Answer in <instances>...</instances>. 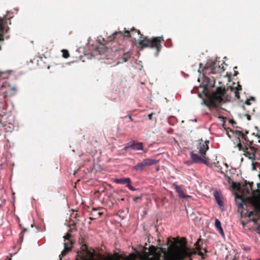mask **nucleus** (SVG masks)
I'll list each match as a JSON object with an SVG mask.
<instances>
[{
	"label": "nucleus",
	"instance_id": "obj_1",
	"mask_svg": "<svg viewBox=\"0 0 260 260\" xmlns=\"http://www.w3.org/2000/svg\"><path fill=\"white\" fill-rule=\"evenodd\" d=\"M168 248L155 247L151 246L148 252L138 253L137 255L131 254L126 260H160L161 257L164 260H182L188 255V252L185 247L178 244L175 241L168 239Z\"/></svg>",
	"mask_w": 260,
	"mask_h": 260
},
{
	"label": "nucleus",
	"instance_id": "obj_2",
	"mask_svg": "<svg viewBox=\"0 0 260 260\" xmlns=\"http://www.w3.org/2000/svg\"><path fill=\"white\" fill-rule=\"evenodd\" d=\"M161 37H155L152 39H148L145 38L144 40H140L139 42L140 45L142 48L149 47L150 48H155L156 49V52L155 54V56L158 55V52L160 50V44Z\"/></svg>",
	"mask_w": 260,
	"mask_h": 260
},
{
	"label": "nucleus",
	"instance_id": "obj_3",
	"mask_svg": "<svg viewBox=\"0 0 260 260\" xmlns=\"http://www.w3.org/2000/svg\"><path fill=\"white\" fill-rule=\"evenodd\" d=\"M70 237L71 234L69 233H67L65 236H63L64 241V249L59 256V260H61L62 258L64 256H65L67 254V253H68L72 249L73 242L71 240H70Z\"/></svg>",
	"mask_w": 260,
	"mask_h": 260
},
{
	"label": "nucleus",
	"instance_id": "obj_4",
	"mask_svg": "<svg viewBox=\"0 0 260 260\" xmlns=\"http://www.w3.org/2000/svg\"><path fill=\"white\" fill-rule=\"evenodd\" d=\"M224 91L221 87H217L213 93L211 103L215 106H218L223 101Z\"/></svg>",
	"mask_w": 260,
	"mask_h": 260
},
{
	"label": "nucleus",
	"instance_id": "obj_5",
	"mask_svg": "<svg viewBox=\"0 0 260 260\" xmlns=\"http://www.w3.org/2000/svg\"><path fill=\"white\" fill-rule=\"evenodd\" d=\"M157 160L153 159H145L133 167V169L137 171H142L144 169L156 164Z\"/></svg>",
	"mask_w": 260,
	"mask_h": 260
},
{
	"label": "nucleus",
	"instance_id": "obj_6",
	"mask_svg": "<svg viewBox=\"0 0 260 260\" xmlns=\"http://www.w3.org/2000/svg\"><path fill=\"white\" fill-rule=\"evenodd\" d=\"M6 15L3 17H0V41L4 40V32H8L9 27H6Z\"/></svg>",
	"mask_w": 260,
	"mask_h": 260
},
{
	"label": "nucleus",
	"instance_id": "obj_7",
	"mask_svg": "<svg viewBox=\"0 0 260 260\" xmlns=\"http://www.w3.org/2000/svg\"><path fill=\"white\" fill-rule=\"evenodd\" d=\"M205 68L210 69L211 70V73L212 74H214L221 70L220 66L216 65V60H210L207 62Z\"/></svg>",
	"mask_w": 260,
	"mask_h": 260
},
{
	"label": "nucleus",
	"instance_id": "obj_8",
	"mask_svg": "<svg viewBox=\"0 0 260 260\" xmlns=\"http://www.w3.org/2000/svg\"><path fill=\"white\" fill-rule=\"evenodd\" d=\"M143 143L141 142H136L135 141H132L128 142L124 147L123 149L126 150L129 148H131L135 150H143Z\"/></svg>",
	"mask_w": 260,
	"mask_h": 260
},
{
	"label": "nucleus",
	"instance_id": "obj_9",
	"mask_svg": "<svg viewBox=\"0 0 260 260\" xmlns=\"http://www.w3.org/2000/svg\"><path fill=\"white\" fill-rule=\"evenodd\" d=\"M208 143L209 141L206 140L204 143H200L197 146L200 154L204 158H205L206 151L209 149Z\"/></svg>",
	"mask_w": 260,
	"mask_h": 260
},
{
	"label": "nucleus",
	"instance_id": "obj_10",
	"mask_svg": "<svg viewBox=\"0 0 260 260\" xmlns=\"http://www.w3.org/2000/svg\"><path fill=\"white\" fill-rule=\"evenodd\" d=\"M256 151V149L254 147L248 148L246 146L245 149L244 150V155L252 161L255 159V153Z\"/></svg>",
	"mask_w": 260,
	"mask_h": 260
},
{
	"label": "nucleus",
	"instance_id": "obj_11",
	"mask_svg": "<svg viewBox=\"0 0 260 260\" xmlns=\"http://www.w3.org/2000/svg\"><path fill=\"white\" fill-rule=\"evenodd\" d=\"M115 182L118 184H126V186L131 190H136V188L131 184V179L129 178H117Z\"/></svg>",
	"mask_w": 260,
	"mask_h": 260
},
{
	"label": "nucleus",
	"instance_id": "obj_12",
	"mask_svg": "<svg viewBox=\"0 0 260 260\" xmlns=\"http://www.w3.org/2000/svg\"><path fill=\"white\" fill-rule=\"evenodd\" d=\"M173 186L174 187L176 192L178 194V197L180 198L187 199L191 198L190 196L184 194L183 189L181 188L180 186H178L176 183H174L173 184Z\"/></svg>",
	"mask_w": 260,
	"mask_h": 260
},
{
	"label": "nucleus",
	"instance_id": "obj_13",
	"mask_svg": "<svg viewBox=\"0 0 260 260\" xmlns=\"http://www.w3.org/2000/svg\"><path fill=\"white\" fill-rule=\"evenodd\" d=\"M88 257L86 260H113L112 258L103 257L101 255H96L94 253L87 251Z\"/></svg>",
	"mask_w": 260,
	"mask_h": 260
},
{
	"label": "nucleus",
	"instance_id": "obj_14",
	"mask_svg": "<svg viewBox=\"0 0 260 260\" xmlns=\"http://www.w3.org/2000/svg\"><path fill=\"white\" fill-rule=\"evenodd\" d=\"M112 36L114 39H116L117 37L128 38L131 36V35L129 31L126 30L125 28H124V32L122 31H115L113 33Z\"/></svg>",
	"mask_w": 260,
	"mask_h": 260
},
{
	"label": "nucleus",
	"instance_id": "obj_15",
	"mask_svg": "<svg viewBox=\"0 0 260 260\" xmlns=\"http://www.w3.org/2000/svg\"><path fill=\"white\" fill-rule=\"evenodd\" d=\"M214 197L220 209L223 210L224 209L223 203L221 199L220 194L217 190L214 192Z\"/></svg>",
	"mask_w": 260,
	"mask_h": 260
},
{
	"label": "nucleus",
	"instance_id": "obj_16",
	"mask_svg": "<svg viewBox=\"0 0 260 260\" xmlns=\"http://www.w3.org/2000/svg\"><path fill=\"white\" fill-rule=\"evenodd\" d=\"M252 192L255 199L254 203L253 204L254 207L257 209H259L260 207L258 204H260V190L257 189L256 193H255L253 190H252Z\"/></svg>",
	"mask_w": 260,
	"mask_h": 260
},
{
	"label": "nucleus",
	"instance_id": "obj_17",
	"mask_svg": "<svg viewBox=\"0 0 260 260\" xmlns=\"http://www.w3.org/2000/svg\"><path fill=\"white\" fill-rule=\"evenodd\" d=\"M190 156L191 160L193 162L199 163L202 160V158L198 154L194 153L193 152L190 153Z\"/></svg>",
	"mask_w": 260,
	"mask_h": 260
},
{
	"label": "nucleus",
	"instance_id": "obj_18",
	"mask_svg": "<svg viewBox=\"0 0 260 260\" xmlns=\"http://www.w3.org/2000/svg\"><path fill=\"white\" fill-rule=\"evenodd\" d=\"M215 227L216 228L217 230L219 232V233L221 235L224 236V232H223V229L221 226L220 221L218 219H215Z\"/></svg>",
	"mask_w": 260,
	"mask_h": 260
},
{
	"label": "nucleus",
	"instance_id": "obj_19",
	"mask_svg": "<svg viewBox=\"0 0 260 260\" xmlns=\"http://www.w3.org/2000/svg\"><path fill=\"white\" fill-rule=\"evenodd\" d=\"M131 56L132 54L129 52L124 53L121 59V61H119L118 63H123L127 61L128 60V59L129 58L131 57Z\"/></svg>",
	"mask_w": 260,
	"mask_h": 260
},
{
	"label": "nucleus",
	"instance_id": "obj_20",
	"mask_svg": "<svg viewBox=\"0 0 260 260\" xmlns=\"http://www.w3.org/2000/svg\"><path fill=\"white\" fill-rule=\"evenodd\" d=\"M235 200L237 205V207L239 209L243 208V203L244 201L241 197H238L237 196L235 198Z\"/></svg>",
	"mask_w": 260,
	"mask_h": 260
},
{
	"label": "nucleus",
	"instance_id": "obj_21",
	"mask_svg": "<svg viewBox=\"0 0 260 260\" xmlns=\"http://www.w3.org/2000/svg\"><path fill=\"white\" fill-rule=\"evenodd\" d=\"M102 214L103 213L98 211V209H93L92 211H91V214L93 216H94L95 217H100Z\"/></svg>",
	"mask_w": 260,
	"mask_h": 260
},
{
	"label": "nucleus",
	"instance_id": "obj_22",
	"mask_svg": "<svg viewBox=\"0 0 260 260\" xmlns=\"http://www.w3.org/2000/svg\"><path fill=\"white\" fill-rule=\"evenodd\" d=\"M236 135L238 137H241V138L243 139H244L245 140H247V136L244 134L243 133H242L240 131H236Z\"/></svg>",
	"mask_w": 260,
	"mask_h": 260
},
{
	"label": "nucleus",
	"instance_id": "obj_23",
	"mask_svg": "<svg viewBox=\"0 0 260 260\" xmlns=\"http://www.w3.org/2000/svg\"><path fill=\"white\" fill-rule=\"evenodd\" d=\"M62 52H63V53H62L63 57H64L65 58H67L69 57V53L67 50H62Z\"/></svg>",
	"mask_w": 260,
	"mask_h": 260
},
{
	"label": "nucleus",
	"instance_id": "obj_24",
	"mask_svg": "<svg viewBox=\"0 0 260 260\" xmlns=\"http://www.w3.org/2000/svg\"><path fill=\"white\" fill-rule=\"evenodd\" d=\"M200 162L205 164L207 166H209V163L206 160V157H205V158H204V157H202V160H201Z\"/></svg>",
	"mask_w": 260,
	"mask_h": 260
},
{
	"label": "nucleus",
	"instance_id": "obj_25",
	"mask_svg": "<svg viewBox=\"0 0 260 260\" xmlns=\"http://www.w3.org/2000/svg\"><path fill=\"white\" fill-rule=\"evenodd\" d=\"M133 31H135L134 32H133V35H134L135 34H137V35L139 36L140 38H142V35L140 34V32L139 30L137 29H133Z\"/></svg>",
	"mask_w": 260,
	"mask_h": 260
},
{
	"label": "nucleus",
	"instance_id": "obj_26",
	"mask_svg": "<svg viewBox=\"0 0 260 260\" xmlns=\"http://www.w3.org/2000/svg\"><path fill=\"white\" fill-rule=\"evenodd\" d=\"M237 147H238V149L239 150H243L244 151V150L245 149V147H243V146L240 142H239L238 144Z\"/></svg>",
	"mask_w": 260,
	"mask_h": 260
},
{
	"label": "nucleus",
	"instance_id": "obj_27",
	"mask_svg": "<svg viewBox=\"0 0 260 260\" xmlns=\"http://www.w3.org/2000/svg\"><path fill=\"white\" fill-rule=\"evenodd\" d=\"M215 166L217 168L218 171L221 172V167L220 166H218V162L217 164H215Z\"/></svg>",
	"mask_w": 260,
	"mask_h": 260
},
{
	"label": "nucleus",
	"instance_id": "obj_28",
	"mask_svg": "<svg viewBox=\"0 0 260 260\" xmlns=\"http://www.w3.org/2000/svg\"><path fill=\"white\" fill-rule=\"evenodd\" d=\"M111 51V50L109 49H106L105 50V53H106V56H107L108 54Z\"/></svg>",
	"mask_w": 260,
	"mask_h": 260
},
{
	"label": "nucleus",
	"instance_id": "obj_29",
	"mask_svg": "<svg viewBox=\"0 0 260 260\" xmlns=\"http://www.w3.org/2000/svg\"><path fill=\"white\" fill-rule=\"evenodd\" d=\"M235 96H236V97H237L238 99H239V96H239V92H238V90H236L235 91Z\"/></svg>",
	"mask_w": 260,
	"mask_h": 260
},
{
	"label": "nucleus",
	"instance_id": "obj_30",
	"mask_svg": "<svg viewBox=\"0 0 260 260\" xmlns=\"http://www.w3.org/2000/svg\"><path fill=\"white\" fill-rule=\"evenodd\" d=\"M253 215V211H250L248 212V214H247V216L248 217H250L251 216H252V215Z\"/></svg>",
	"mask_w": 260,
	"mask_h": 260
},
{
	"label": "nucleus",
	"instance_id": "obj_31",
	"mask_svg": "<svg viewBox=\"0 0 260 260\" xmlns=\"http://www.w3.org/2000/svg\"><path fill=\"white\" fill-rule=\"evenodd\" d=\"M153 114V113H150V114H149L148 115V119H149V120H151V119H152Z\"/></svg>",
	"mask_w": 260,
	"mask_h": 260
},
{
	"label": "nucleus",
	"instance_id": "obj_32",
	"mask_svg": "<svg viewBox=\"0 0 260 260\" xmlns=\"http://www.w3.org/2000/svg\"><path fill=\"white\" fill-rule=\"evenodd\" d=\"M246 116L247 120H250V116L248 114H246Z\"/></svg>",
	"mask_w": 260,
	"mask_h": 260
},
{
	"label": "nucleus",
	"instance_id": "obj_33",
	"mask_svg": "<svg viewBox=\"0 0 260 260\" xmlns=\"http://www.w3.org/2000/svg\"><path fill=\"white\" fill-rule=\"evenodd\" d=\"M252 169L253 170H255L256 169L255 165L254 164L253 161L252 162Z\"/></svg>",
	"mask_w": 260,
	"mask_h": 260
},
{
	"label": "nucleus",
	"instance_id": "obj_34",
	"mask_svg": "<svg viewBox=\"0 0 260 260\" xmlns=\"http://www.w3.org/2000/svg\"><path fill=\"white\" fill-rule=\"evenodd\" d=\"M241 86L240 85H238V87L237 88L236 90H241Z\"/></svg>",
	"mask_w": 260,
	"mask_h": 260
},
{
	"label": "nucleus",
	"instance_id": "obj_35",
	"mask_svg": "<svg viewBox=\"0 0 260 260\" xmlns=\"http://www.w3.org/2000/svg\"><path fill=\"white\" fill-rule=\"evenodd\" d=\"M245 104L247 105H250V103L249 102V100H247L246 102H245Z\"/></svg>",
	"mask_w": 260,
	"mask_h": 260
},
{
	"label": "nucleus",
	"instance_id": "obj_36",
	"mask_svg": "<svg viewBox=\"0 0 260 260\" xmlns=\"http://www.w3.org/2000/svg\"><path fill=\"white\" fill-rule=\"evenodd\" d=\"M241 223H242L243 226L244 227L245 224H246V223L244 221H241Z\"/></svg>",
	"mask_w": 260,
	"mask_h": 260
},
{
	"label": "nucleus",
	"instance_id": "obj_37",
	"mask_svg": "<svg viewBox=\"0 0 260 260\" xmlns=\"http://www.w3.org/2000/svg\"><path fill=\"white\" fill-rule=\"evenodd\" d=\"M128 118H129V119L131 121H133V118H132V116L129 115V116H128Z\"/></svg>",
	"mask_w": 260,
	"mask_h": 260
},
{
	"label": "nucleus",
	"instance_id": "obj_38",
	"mask_svg": "<svg viewBox=\"0 0 260 260\" xmlns=\"http://www.w3.org/2000/svg\"><path fill=\"white\" fill-rule=\"evenodd\" d=\"M186 164L188 165H190L191 164V162H190V161H186Z\"/></svg>",
	"mask_w": 260,
	"mask_h": 260
},
{
	"label": "nucleus",
	"instance_id": "obj_39",
	"mask_svg": "<svg viewBox=\"0 0 260 260\" xmlns=\"http://www.w3.org/2000/svg\"><path fill=\"white\" fill-rule=\"evenodd\" d=\"M258 189L260 188V183H257Z\"/></svg>",
	"mask_w": 260,
	"mask_h": 260
},
{
	"label": "nucleus",
	"instance_id": "obj_40",
	"mask_svg": "<svg viewBox=\"0 0 260 260\" xmlns=\"http://www.w3.org/2000/svg\"><path fill=\"white\" fill-rule=\"evenodd\" d=\"M199 255H203V252H200L199 253Z\"/></svg>",
	"mask_w": 260,
	"mask_h": 260
},
{
	"label": "nucleus",
	"instance_id": "obj_41",
	"mask_svg": "<svg viewBox=\"0 0 260 260\" xmlns=\"http://www.w3.org/2000/svg\"><path fill=\"white\" fill-rule=\"evenodd\" d=\"M252 183H250L249 184V186H250V187L251 188H252Z\"/></svg>",
	"mask_w": 260,
	"mask_h": 260
},
{
	"label": "nucleus",
	"instance_id": "obj_42",
	"mask_svg": "<svg viewBox=\"0 0 260 260\" xmlns=\"http://www.w3.org/2000/svg\"><path fill=\"white\" fill-rule=\"evenodd\" d=\"M237 74H238V72H235V74H234V75H235V76H236V75H237Z\"/></svg>",
	"mask_w": 260,
	"mask_h": 260
},
{
	"label": "nucleus",
	"instance_id": "obj_43",
	"mask_svg": "<svg viewBox=\"0 0 260 260\" xmlns=\"http://www.w3.org/2000/svg\"><path fill=\"white\" fill-rule=\"evenodd\" d=\"M226 168H228V165L226 164H224Z\"/></svg>",
	"mask_w": 260,
	"mask_h": 260
},
{
	"label": "nucleus",
	"instance_id": "obj_44",
	"mask_svg": "<svg viewBox=\"0 0 260 260\" xmlns=\"http://www.w3.org/2000/svg\"><path fill=\"white\" fill-rule=\"evenodd\" d=\"M99 42L100 43H102V41H101V40L100 39H99Z\"/></svg>",
	"mask_w": 260,
	"mask_h": 260
},
{
	"label": "nucleus",
	"instance_id": "obj_45",
	"mask_svg": "<svg viewBox=\"0 0 260 260\" xmlns=\"http://www.w3.org/2000/svg\"><path fill=\"white\" fill-rule=\"evenodd\" d=\"M251 99L252 100H254V98L253 97L251 96Z\"/></svg>",
	"mask_w": 260,
	"mask_h": 260
},
{
	"label": "nucleus",
	"instance_id": "obj_46",
	"mask_svg": "<svg viewBox=\"0 0 260 260\" xmlns=\"http://www.w3.org/2000/svg\"><path fill=\"white\" fill-rule=\"evenodd\" d=\"M12 90H16V89H15V87H13V88H12Z\"/></svg>",
	"mask_w": 260,
	"mask_h": 260
},
{
	"label": "nucleus",
	"instance_id": "obj_47",
	"mask_svg": "<svg viewBox=\"0 0 260 260\" xmlns=\"http://www.w3.org/2000/svg\"><path fill=\"white\" fill-rule=\"evenodd\" d=\"M257 137L258 138H260V135H257Z\"/></svg>",
	"mask_w": 260,
	"mask_h": 260
},
{
	"label": "nucleus",
	"instance_id": "obj_48",
	"mask_svg": "<svg viewBox=\"0 0 260 260\" xmlns=\"http://www.w3.org/2000/svg\"><path fill=\"white\" fill-rule=\"evenodd\" d=\"M198 71H199V72H201V71H200V69H199Z\"/></svg>",
	"mask_w": 260,
	"mask_h": 260
},
{
	"label": "nucleus",
	"instance_id": "obj_49",
	"mask_svg": "<svg viewBox=\"0 0 260 260\" xmlns=\"http://www.w3.org/2000/svg\"><path fill=\"white\" fill-rule=\"evenodd\" d=\"M1 49H2V48H1V46L0 45V50H1Z\"/></svg>",
	"mask_w": 260,
	"mask_h": 260
},
{
	"label": "nucleus",
	"instance_id": "obj_50",
	"mask_svg": "<svg viewBox=\"0 0 260 260\" xmlns=\"http://www.w3.org/2000/svg\"><path fill=\"white\" fill-rule=\"evenodd\" d=\"M8 260H11V258H9Z\"/></svg>",
	"mask_w": 260,
	"mask_h": 260
},
{
	"label": "nucleus",
	"instance_id": "obj_51",
	"mask_svg": "<svg viewBox=\"0 0 260 260\" xmlns=\"http://www.w3.org/2000/svg\"><path fill=\"white\" fill-rule=\"evenodd\" d=\"M258 143H260V140H259V141H258Z\"/></svg>",
	"mask_w": 260,
	"mask_h": 260
},
{
	"label": "nucleus",
	"instance_id": "obj_52",
	"mask_svg": "<svg viewBox=\"0 0 260 260\" xmlns=\"http://www.w3.org/2000/svg\"><path fill=\"white\" fill-rule=\"evenodd\" d=\"M1 206H2V205H1V204H0V207H1Z\"/></svg>",
	"mask_w": 260,
	"mask_h": 260
},
{
	"label": "nucleus",
	"instance_id": "obj_53",
	"mask_svg": "<svg viewBox=\"0 0 260 260\" xmlns=\"http://www.w3.org/2000/svg\"><path fill=\"white\" fill-rule=\"evenodd\" d=\"M257 260H260V258H258V259H257Z\"/></svg>",
	"mask_w": 260,
	"mask_h": 260
}]
</instances>
